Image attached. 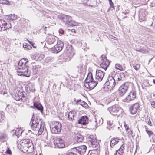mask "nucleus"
<instances>
[{"instance_id":"32","label":"nucleus","mask_w":155,"mask_h":155,"mask_svg":"<svg viewBox=\"0 0 155 155\" xmlns=\"http://www.w3.org/2000/svg\"><path fill=\"white\" fill-rule=\"evenodd\" d=\"M95 137L92 135H87V139L88 141L90 143L94 139H95Z\"/></svg>"},{"instance_id":"64","label":"nucleus","mask_w":155,"mask_h":155,"mask_svg":"<svg viewBox=\"0 0 155 155\" xmlns=\"http://www.w3.org/2000/svg\"><path fill=\"white\" fill-rule=\"evenodd\" d=\"M123 13H124V14H126V12H123Z\"/></svg>"},{"instance_id":"63","label":"nucleus","mask_w":155,"mask_h":155,"mask_svg":"<svg viewBox=\"0 0 155 155\" xmlns=\"http://www.w3.org/2000/svg\"><path fill=\"white\" fill-rule=\"evenodd\" d=\"M153 82L154 84H155V79L153 80Z\"/></svg>"},{"instance_id":"50","label":"nucleus","mask_w":155,"mask_h":155,"mask_svg":"<svg viewBox=\"0 0 155 155\" xmlns=\"http://www.w3.org/2000/svg\"><path fill=\"white\" fill-rule=\"evenodd\" d=\"M5 153L7 154H10L11 153V151L10 150L8 147Z\"/></svg>"},{"instance_id":"12","label":"nucleus","mask_w":155,"mask_h":155,"mask_svg":"<svg viewBox=\"0 0 155 155\" xmlns=\"http://www.w3.org/2000/svg\"><path fill=\"white\" fill-rule=\"evenodd\" d=\"M31 127L33 130L38 131V135H41L43 131V127H41V124H31Z\"/></svg>"},{"instance_id":"59","label":"nucleus","mask_w":155,"mask_h":155,"mask_svg":"<svg viewBox=\"0 0 155 155\" xmlns=\"http://www.w3.org/2000/svg\"><path fill=\"white\" fill-rule=\"evenodd\" d=\"M28 42L32 46H33V45L34 44L32 42H31L30 41H29L28 40Z\"/></svg>"},{"instance_id":"17","label":"nucleus","mask_w":155,"mask_h":155,"mask_svg":"<svg viewBox=\"0 0 155 155\" xmlns=\"http://www.w3.org/2000/svg\"><path fill=\"white\" fill-rule=\"evenodd\" d=\"M139 107V105L138 103H136L133 104L130 108V111L132 114H135L137 111Z\"/></svg>"},{"instance_id":"16","label":"nucleus","mask_w":155,"mask_h":155,"mask_svg":"<svg viewBox=\"0 0 155 155\" xmlns=\"http://www.w3.org/2000/svg\"><path fill=\"white\" fill-rule=\"evenodd\" d=\"M104 75V73L101 70H98L96 71L95 78L96 80H98L100 81H101Z\"/></svg>"},{"instance_id":"29","label":"nucleus","mask_w":155,"mask_h":155,"mask_svg":"<svg viewBox=\"0 0 155 155\" xmlns=\"http://www.w3.org/2000/svg\"><path fill=\"white\" fill-rule=\"evenodd\" d=\"M76 104H79L84 107H87L88 106L87 104L84 101L80 99L78 100L76 102Z\"/></svg>"},{"instance_id":"42","label":"nucleus","mask_w":155,"mask_h":155,"mask_svg":"<svg viewBox=\"0 0 155 155\" xmlns=\"http://www.w3.org/2000/svg\"><path fill=\"white\" fill-rule=\"evenodd\" d=\"M123 152L122 151H121L119 150H117L116 151L114 155H122Z\"/></svg>"},{"instance_id":"52","label":"nucleus","mask_w":155,"mask_h":155,"mask_svg":"<svg viewBox=\"0 0 155 155\" xmlns=\"http://www.w3.org/2000/svg\"><path fill=\"white\" fill-rule=\"evenodd\" d=\"M109 37L113 39L116 40V38H117L112 35H109Z\"/></svg>"},{"instance_id":"33","label":"nucleus","mask_w":155,"mask_h":155,"mask_svg":"<svg viewBox=\"0 0 155 155\" xmlns=\"http://www.w3.org/2000/svg\"><path fill=\"white\" fill-rule=\"evenodd\" d=\"M87 80H89V81H92L94 80L93 78L92 74L91 72H89L88 73V75L86 78Z\"/></svg>"},{"instance_id":"43","label":"nucleus","mask_w":155,"mask_h":155,"mask_svg":"<svg viewBox=\"0 0 155 155\" xmlns=\"http://www.w3.org/2000/svg\"><path fill=\"white\" fill-rule=\"evenodd\" d=\"M146 131L147 133V134H148L149 136V137H150L153 134V132L151 131H150L148 130H146Z\"/></svg>"},{"instance_id":"3","label":"nucleus","mask_w":155,"mask_h":155,"mask_svg":"<svg viewBox=\"0 0 155 155\" xmlns=\"http://www.w3.org/2000/svg\"><path fill=\"white\" fill-rule=\"evenodd\" d=\"M119 82L117 81H116V79L114 78L113 72H112L111 74H110L106 81L105 84L107 86L108 89H111V88L114 87L117 84H118Z\"/></svg>"},{"instance_id":"1","label":"nucleus","mask_w":155,"mask_h":155,"mask_svg":"<svg viewBox=\"0 0 155 155\" xmlns=\"http://www.w3.org/2000/svg\"><path fill=\"white\" fill-rule=\"evenodd\" d=\"M28 61L26 58L21 59L18 62V68L21 70L18 72V75H23L27 77H29L31 74V71L28 69Z\"/></svg>"},{"instance_id":"61","label":"nucleus","mask_w":155,"mask_h":155,"mask_svg":"<svg viewBox=\"0 0 155 155\" xmlns=\"http://www.w3.org/2000/svg\"><path fill=\"white\" fill-rule=\"evenodd\" d=\"M47 28V27H44V26H43V28L44 29H45V31L46 30H45V29H46V28Z\"/></svg>"},{"instance_id":"49","label":"nucleus","mask_w":155,"mask_h":155,"mask_svg":"<svg viewBox=\"0 0 155 155\" xmlns=\"http://www.w3.org/2000/svg\"><path fill=\"white\" fill-rule=\"evenodd\" d=\"M151 105L152 107L155 108V101H153L151 102Z\"/></svg>"},{"instance_id":"8","label":"nucleus","mask_w":155,"mask_h":155,"mask_svg":"<svg viewBox=\"0 0 155 155\" xmlns=\"http://www.w3.org/2000/svg\"><path fill=\"white\" fill-rule=\"evenodd\" d=\"M107 109L112 115H117L120 113L121 109L118 105L115 104L109 107Z\"/></svg>"},{"instance_id":"55","label":"nucleus","mask_w":155,"mask_h":155,"mask_svg":"<svg viewBox=\"0 0 155 155\" xmlns=\"http://www.w3.org/2000/svg\"><path fill=\"white\" fill-rule=\"evenodd\" d=\"M59 32L60 34H63L64 33V30H63L62 29H60L59 30Z\"/></svg>"},{"instance_id":"7","label":"nucleus","mask_w":155,"mask_h":155,"mask_svg":"<svg viewBox=\"0 0 155 155\" xmlns=\"http://www.w3.org/2000/svg\"><path fill=\"white\" fill-rule=\"evenodd\" d=\"M101 64L100 65L101 67L106 70L110 64V62L106 56L102 55L100 57Z\"/></svg>"},{"instance_id":"30","label":"nucleus","mask_w":155,"mask_h":155,"mask_svg":"<svg viewBox=\"0 0 155 155\" xmlns=\"http://www.w3.org/2000/svg\"><path fill=\"white\" fill-rule=\"evenodd\" d=\"M103 123V121L102 119H100V120H97L96 119V120L94 122V125L93 126L96 127H97L98 126L100 125L101 124H102Z\"/></svg>"},{"instance_id":"21","label":"nucleus","mask_w":155,"mask_h":155,"mask_svg":"<svg viewBox=\"0 0 155 155\" xmlns=\"http://www.w3.org/2000/svg\"><path fill=\"white\" fill-rule=\"evenodd\" d=\"M40 121L38 119L37 117H35L34 116V114L33 115L31 119V121L30 124H40Z\"/></svg>"},{"instance_id":"24","label":"nucleus","mask_w":155,"mask_h":155,"mask_svg":"<svg viewBox=\"0 0 155 155\" xmlns=\"http://www.w3.org/2000/svg\"><path fill=\"white\" fill-rule=\"evenodd\" d=\"M98 84L97 81H95L94 80L90 82L88 84V86L90 89H92L94 88Z\"/></svg>"},{"instance_id":"37","label":"nucleus","mask_w":155,"mask_h":155,"mask_svg":"<svg viewBox=\"0 0 155 155\" xmlns=\"http://www.w3.org/2000/svg\"><path fill=\"white\" fill-rule=\"evenodd\" d=\"M115 67L116 69L119 70L120 71H123L124 70L122 66L119 64H115Z\"/></svg>"},{"instance_id":"45","label":"nucleus","mask_w":155,"mask_h":155,"mask_svg":"<svg viewBox=\"0 0 155 155\" xmlns=\"http://www.w3.org/2000/svg\"><path fill=\"white\" fill-rule=\"evenodd\" d=\"M109 2L110 7L113 8L114 9V4L112 2V1L111 0L109 1Z\"/></svg>"},{"instance_id":"28","label":"nucleus","mask_w":155,"mask_h":155,"mask_svg":"<svg viewBox=\"0 0 155 155\" xmlns=\"http://www.w3.org/2000/svg\"><path fill=\"white\" fill-rule=\"evenodd\" d=\"M74 111L70 112L68 113V117L69 120H73L74 119V117L75 116L76 114Z\"/></svg>"},{"instance_id":"44","label":"nucleus","mask_w":155,"mask_h":155,"mask_svg":"<svg viewBox=\"0 0 155 155\" xmlns=\"http://www.w3.org/2000/svg\"><path fill=\"white\" fill-rule=\"evenodd\" d=\"M30 85L32 86V85H31V84H29L28 87H29V90L30 91H32V92H34V91H35V87H32V88H31L30 87Z\"/></svg>"},{"instance_id":"53","label":"nucleus","mask_w":155,"mask_h":155,"mask_svg":"<svg viewBox=\"0 0 155 155\" xmlns=\"http://www.w3.org/2000/svg\"><path fill=\"white\" fill-rule=\"evenodd\" d=\"M152 140L153 142L155 143V134L153 135L152 137Z\"/></svg>"},{"instance_id":"62","label":"nucleus","mask_w":155,"mask_h":155,"mask_svg":"<svg viewBox=\"0 0 155 155\" xmlns=\"http://www.w3.org/2000/svg\"><path fill=\"white\" fill-rule=\"evenodd\" d=\"M56 87V85L55 84H54V85H53V87Z\"/></svg>"},{"instance_id":"10","label":"nucleus","mask_w":155,"mask_h":155,"mask_svg":"<svg viewBox=\"0 0 155 155\" xmlns=\"http://www.w3.org/2000/svg\"><path fill=\"white\" fill-rule=\"evenodd\" d=\"M11 27V24L8 21H6L3 20L0 22V31L7 30Z\"/></svg>"},{"instance_id":"36","label":"nucleus","mask_w":155,"mask_h":155,"mask_svg":"<svg viewBox=\"0 0 155 155\" xmlns=\"http://www.w3.org/2000/svg\"><path fill=\"white\" fill-rule=\"evenodd\" d=\"M108 125L110 127V128H109V129L110 130H113V129L112 128L114 126V124L113 123L112 121L109 120L107 122Z\"/></svg>"},{"instance_id":"34","label":"nucleus","mask_w":155,"mask_h":155,"mask_svg":"<svg viewBox=\"0 0 155 155\" xmlns=\"http://www.w3.org/2000/svg\"><path fill=\"white\" fill-rule=\"evenodd\" d=\"M54 60L53 58L50 57H48L46 58L45 59V62L47 63H48L53 61Z\"/></svg>"},{"instance_id":"19","label":"nucleus","mask_w":155,"mask_h":155,"mask_svg":"<svg viewBox=\"0 0 155 155\" xmlns=\"http://www.w3.org/2000/svg\"><path fill=\"white\" fill-rule=\"evenodd\" d=\"M88 122V118L87 116H83L78 120V123L83 125H85Z\"/></svg>"},{"instance_id":"58","label":"nucleus","mask_w":155,"mask_h":155,"mask_svg":"<svg viewBox=\"0 0 155 155\" xmlns=\"http://www.w3.org/2000/svg\"><path fill=\"white\" fill-rule=\"evenodd\" d=\"M124 126L126 130H129V127L126 124H124Z\"/></svg>"},{"instance_id":"27","label":"nucleus","mask_w":155,"mask_h":155,"mask_svg":"<svg viewBox=\"0 0 155 155\" xmlns=\"http://www.w3.org/2000/svg\"><path fill=\"white\" fill-rule=\"evenodd\" d=\"M136 50L137 51L143 53H146L148 52V49L146 46L140 48H137Z\"/></svg>"},{"instance_id":"47","label":"nucleus","mask_w":155,"mask_h":155,"mask_svg":"<svg viewBox=\"0 0 155 155\" xmlns=\"http://www.w3.org/2000/svg\"><path fill=\"white\" fill-rule=\"evenodd\" d=\"M28 44H27L26 43L23 44V47L25 48H26L27 49H29V48H28V46L30 47V46L28 45Z\"/></svg>"},{"instance_id":"25","label":"nucleus","mask_w":155,"mask_h":155,"mask_svg":"<svg viewBox=\"0 0 155 155\" xmlns=\"http://www.w3.org/2000/svg\"><path fill=\"white\" fill-rule=\"evenodd\" d=\"M90 143H91L92 147L97 148V149H98L99 147L98 143L97 142L96 138L94 139Z\"/></svg>"},{"instance_id":"6","label":"nucleus","mask_w":155,"mask_h":155,"mask_svg":"<svg viewBox=\"0 0 155 155\" xmlns=\"http://www.w3.org/2000/svg\"><path fill=\"white\" fill-rule=\"evenodd\" d=\"M61 19L64 22L68 24L70 26H77L78 23L72 21L71 17L68 15H63L61 17Z\"/></svg>"},{"instance_id":"41","label":"nucleus","mask_w":155,"mask_h":155,"mask_svg":"<svg viewBox=\"0 0 155 155\" xmlns=\"http://www.w3.org/2000/svg\"><path fill=\"white\" fill-rule=\"evenodd\" d=\"M4 114L2 113L0 114V122H2L5 119Z\"/></svg>"},{"instance_id":"15","label":"nucleus","mask_w":155,"mask_h":155,"mask_svg":"<svg viewBox=\"0 0 155 155\" xmlns=\"http://www.w3.org/2000/svg\"><path fill=\"white\" fill-rule=\"evenodd\" d=\"M87 147L85 145H83L75 148L76 152L81 155L84 154L86 151Z\"/></svg>"},{"instance_id":"14","label":"nucleus","mask_w":155,"mask_h":155,"mask_svg":"<svg viewBox=\"0 0 155 155\" xmlns=\"http://www.w3.org/2000/svg\"><path fill=\"white\" fill-rule=\"evenodd\" d=\"M136 97V94L135 92L132 91L129 93L128 96L123 100V101L124 102H129L130 101L133 100Z\"/></svg>"},{"instance_id":"26","label":"nucleus","mask_w":155,"mask_h":155,"mask_svg":"<svg viewBox=\"0 0 155 155\" xmlns=\"http://www.w3.org/2000/svg\"><path fill=\"white\" fill-rule=\"evenodd\" d=\"M11 133L13 134L12 135L13 136L15 135L18 138L22 133L21 130L18 129H17L16 130H13L11 131Z\"/></svg>"},{"instance_id":"11","label":"nucleus","mask_w":155,"mask_h":155,"mask_svg":"<svg viewBox=\"0 0 155 155\" xmlns=\"http://www.w3.org/2000/svg\"><path fill=\"white\" fill-rule=\"evenodd\" d=\"M129 88V83H125L122 84L119 88V91L120 96L124 95L127 91Z\"/></svg>"},{"instance_id":"5","label":"nucleus","mask_w":155,"mask_h":155,"mask_svg":"<svg viewBox=\"0 0 155 155\" xmlns=\"http://www.w3.org/2000/svg\"><path fill=\"white\" fill-rule=\"evenodd\" d=\"M27 94L24 91H19L18 93H16L12 95L13 98L17 101H21L25 102L27 99Z\"/></svg>"},{"instance_id":"23","label":"nucleus","mask_w":155,"mask_h":155,"mask_svg":"<svg viewBox=\"0 0 155 155\" xmlns=\"http://www.w3.org/2000/svg\"><path fill=\"white\" fill-rule=\"evenodd\" d=\"M119 139L117 137L111 138L110 140V146L111 148H113L115 145L117 144Z\"/></svg>"},{"instance_id":"56","label":"nucleus","mask_w":155,"mask_h":155,"mask_svg":"<svg viewBox=\"0 0 155 155\" xmlns=\"http://www.w3.org/2000/svg\"><path fill=\"white\" fill-rule=\"evenodd\" d=\"M85 81L86 83L87 84L88 86V84H89L90 82H91V81H89V80L88 79L87 80V79H86L85 80Z\"/></svg>"},{"instance_id":"9","label":"nucleus","mask_w":155,"mask_h":155,"mask_svg":"<svg viewBox=\"0 0 155 155\" xmlns=\"http://www.w3.org/2000/svg\"><path fill=\"white\" fill-rule=\"evenodd\" d=\"M64 45L63 42H58L57 45L51 48V51L53 53H58L62 49Z\"/></svg>"},{"instance_id":"13","label":"nucleus","mask_w":155,"mask_h":155,"mask_svg":"<svg viewBox=\"0 0 155 155\" xmlns=\"http://www.w3.org/2000/svg\"><path fill=\"white\" fill-rule=\"evenodd\" d=\"M54 142L55 147L56 148H63L65 146L64 141L60 138L55 139Z\"/></svg>"},{"instance_id":"51","label":"nucleus","mask_w":155,"mask_h":155,"mask_svg":"<svg viewBox=\"0 0 155 155\" xmlns=\"http://www.w3.org/2000/svg\"><path fill=\"white\" fill-rule=\"evenodd\" d=\"M124 149V146L122 145L120 147V148L118 149V150H119L120 151H122V152H123Z\"/></svg>"},{"instance_id":"20","label":"nucleus","mask_w":155,"mask_h":155,"mask_svg":"<svg viewBox=\"0 0 155 155\" xmlns=\"http://www.w3.org/2000/svg\"><path fill=\"white\" fill-rule=\"evenodd\" d=\"M57 38L54 36L50 35L47 38V42L49 44H53L56 41Z\"/></svg>"},{"instance_id":"35","label":"nucleus","mask_w":155,"mask_h":155,"mask_svg":"<svg viewBox=\"0 0 155 155\" xmlns=\"http://www.w3.org/2000/svg\"><path fill=\"white\" fill-rule=\"evenodd\" d=\"M83 64L81 62H80V63L78 64V65L77 66L78 71H81V68H83Z\"/></svg>"},{"instance_id":"60","label":"nucleus","mask_w":155,"mask_h":155,"mask_svg":"<svg viewBox=\"0 0 155 155\" xmlns=\"http://www.w3.org/2000/svg\"><path fill=\"white\" fill-rule=\"evenodd\" d=\"M71 31L72 32H75V29H73L71 30Z\"/></svg>"},{"instance_id":"2","label":"nucleus","mask_w":155,"mask_h":155,"mask_svg":"<svg viewBox=\"0 0 155 155\" xmlns=\"http://www.w3.org/2000/svg\"><path fill=\"white\" fill-rule=\"evenodd\" d=\"M32 141L29 139H25L18 145V147L20 150L26 153H31L33 151V147Z\"/></svg>"},{"instance_id":"4","label":"nucleus","mask_w":155,"mask_h":155,"mask_svg":"<svg viewBox=\"0 0 155 155\" xmlns=\"http://www.w3.org/2000/svg\"><path fill=\"white\" fill-rule=\"evenodd\" d=\"M61 124L58 121H53L50 126L51 132L54 134H58L61 130Z\"/></svg>"},{"instance_id":"40","label":"nucleus","mask_w":155,"mask_h":155,"mask_svg":"<svg viewBox=\"0 0 155 155\" xmlns=\"http://www.w3.org/2000/svg\"><path fill=\"white\" fill-rule=\"evenodd\" d=\"M133 66L134 69L137 71H138L140 68V65L138 64L136 65H133Z\"/></svg>"},{"instance_id":"31","label":"nucleus","mask_w":155,"mask_h":155,"mask_svg":"<svg viewBox=\"0 0 155 155\" xmlns=\"http://www.w3.org/2000/svg\"><path fill=\"white\" fill-rule=\"evenodd\" d=\"M83 137L80 134H78L75 137V139L78 142H81L84 139Z\"/></svg>"},{"instance_id":"54","label":"nucleus","mask_w":155,"mask_h":155,"mask_svg":"<svg viewBox=\"0 0 155 155\" xmlns=\"http://www.w3.org/2000/svg\"><path fill=\"white\" fill-rule=\"evenodd\" d=\"M147 124L150 126H152V124L151 122L150 121V120L149 119L148 122H147Z\"/></svg>"},{"instance_id":"38","label":"nucleus","mask_w":155,"mask_h":155,"mask_svg":"<svg viewBox=\"0 0 155 155\" xmlns=\"http://www.w3.org/2000/svg\"><path fill=\"white\" fill-rule=\"evenodd\" d=\"M0 3L5 4L8 5H10L9 2L7 0H0Z\"/></svg>"},{"instance_id":"57","label":"nucleus","mask_w":155,"mask_h":155,"mask_svg":"<svg viewBox=\"0 0 155 155\" xmlns=\"http://www.w3.org/2000/svg\"><path fill=\"white\" fill-rule=\"evenodd\" d=\"M88 155H98V154L97 153H95L93 152H91Z\"/></svg>"},{"instance_id":"48","label":"nucleus","mask_w":155,"mask_h":155,"mask_svg":"<svg viewBox=\"0 0 155 155\" xmlns=\"http://www.w3.org/2000/svg\"><path fill=\"white\" fill-rule=\"evenodd\" d=\"M128 134H130L132 133V131L130 129H129V130H126Z\"/></svg>"},{"instance_id":"46","label":"nucleus","mask_w":155,"mask_h":155,"mask_svg":"<svg viewBox=\"0 0 155 155\" xmlns=\"http://www.w3.org/2000/svg\"><path fill=\"white\" fill-rule=\"evenodd\" d=\"M44 57H45V56H44V55H41L38 57V60L40 61L41 60L43 59L44 58Z\"/></svg>"},{"instance_id":"22","label":"nucleus","mask_w":155,"mask_h":155,"mask_svg":"<svg viewBox=\"0 0 155 155\" xmlns=\"http://www.w3.org/2000/svg\"><path fill=\"white\" fill-rule=\"evenodd\" d=\"M34 106L37 109L40 111L42 113L43 112V108L40 103L38 102L34 103Z\"/></svg>"},{"instance_id":"18","label":"nucleus","mask_w":155,"mask_h":155,"mask_svg":"<svg viewBox=\"0 0 155 155\" xmlns=\"http://www.w3.org/2000/svg\"><path fill=\"white\" fill-rule=\"evenodd\" d=\"M113 73L114 75V78L116 79V81H118L119 84L120 83V81H122L124 80V75L123 73L117 74L114 71H113Z\"/></svg>"},{"instance_id":"39","label":"nucleus","mask_w":155,"mask_h":155,"mask_svg":"<svg viewBox=\"0 0 155 155\" xmlns=\"http://www.w3.org/2000/svg\"><path fill=\"white\" fill-rule=\"evenodd\" d=\"M7 138V135L6 134H2L0 135V139L2 140L5 139Z\"/></svg>"}]
</instances>
